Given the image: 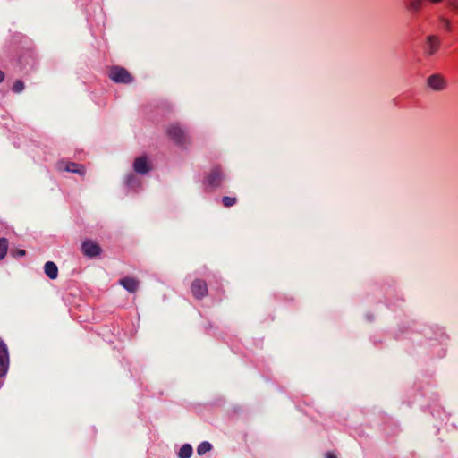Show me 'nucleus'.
<instances>
[{"label":"nucleus","mask_w":458,"mask_h":458,"mask_svg":"<svg viewBox=\"0 0 458 458\" xmlns=\"http://www.w3.org/2000/svg\"><path fill=\"white\" fill-rule=\"evenodd\" d=\"M109 78L115 83L129 84L132 82V75L123 67L113 66L109 71Z\"/></svg>","instance_id":"f03ea898"},{"label":"nucleus","mask_w":458,"mask_h":458,"mask_svg":"<svg viewBox=\"0 0 458 458\" xmlns=\"http://www.w3.org/2000/svg\"><path fill=\"white\" fill-rule=\"evenodd\" d=\"M439 45L440 40L437 36L427 37L425 53L428 55H433L437 51Z\"/></svg>","instance_id":"1a4fd4ad"},{"label":"nucleus","mask_w":458,"mask_h":458,"mask_svg":"<svg viewBox=\"0 0 458 458\" xmlns=\"http://www.w3.org/2000/svg\"><path fill=\"white\" fill-rule=\"evenodd\" d=\"M8 250V241L6 238L0 239V260H2L7 252Z\"/></svg>","instance_id":"dca6fc26"},{"label":"nucleus","mask_w":458,"mask_h":458,"mask_svg":"<svg viewBox=\"0 0 458 458\" xmlns=\"http://www.w3.org/2000/svg\"><path fill=\"white\" fill-rule=\"evenodd\" d=\"M440 21L443 22V25H444V28L446 30H451V23L449 21V20L444 18V17H441L440 18Z\"/></svg>","instance_id":"412c9836"},{"label":"nucleus","mask_w":458,"mask_h":458,"mask_svg":"<svg viewBox=\"0 0 458 458\" xmlns=\"http://www.w3.org/2000/svg\"><path fill=\"white\" fill-rule=\"evenodd\" d=\"M447 5L454 11H458V0H446Z\"/></svg>","instance_id":"aec40b11"},{"label":"nucleus","mask_w":458,"mask_h":458,"mask_svg":"<svg viewBox=\"0 0 458 458\" xmlns=\"http://www.w3.org/2000/svg\"><path fill=\"white\" fill-rule=\"evenodd\" d=\"M207 182L210 187L216 188L220 186L223 181L221 169L217 166L214 167L207 176Z\"/></svg>","instance_id":"6e6552de"},{"label":"nucleus","mask_w":458,"mask_h":458,"mask_svg":"<svg viewBox=\"0 0 458 458\" xmlns=\"http://www.w3.org/2000/svg\"><path fill=\"white\" fill-rule=\"evenodd\" d=\"M64 170L66 172L78 174L80 175H84L85 172H86L85 167L82 165L73 163V162L67 163L64 167Z\"/></svg>","instance_id":"f8f14e48"},{"label":"nucleus","mask_w":458,"mask_h":458,"mask_svg":"<svg viewBox=\"0 0 458 458\" xmlns=\"http://www.w3.org/2000/svg\"><path fill=\"white\" fill-rule=\"evenodd\" d=\"M169 138L180 146H185L190 143L186 131L179 124H171L166 129Z\"/></svg>","instance_id":"f257e3e1"},{"label":"nucleus","mask_w":458,"mask_h":458,"mask_svg":"<svg viewBox=\"0 0 458 458\" xmlns=\"http://www.w3.org/2000/svg\"><path fill=\"white\" fill-rule=\"evenodd\" d=\"M81 250L84 256L94 258L101 253V247L93 241L86 240L81 243Z\"/></svg>","instance_id":"7ed1b4c3"},{"label":"nucleus","mask_w":458,"mask_h":458,"mask_svg":"<svg viewBox=\"0 0 458 458\" xmlns=\"http://www.w3.org/2000/svg\"><path fill=\"white\" fill-rule=\"evenodd\" d=\"M133 169L137 174H146L151 170V166L146 157H139L134 160Z\"/></svg>","instance_id":"0eeeda50"},{"label":"nucleus","mask_w":458,"mask_h":458,"mask_svg":"<svg viewBox=\"0 0 458 458\" xmlns=\"http://www.w3.org/2000/svg\"><path fill=\"white\" fill-rule=\"evenodd\" d=\"M211 449H212V445L208 441H204V442L200 443L199 445V446L197 447V453L199 455H203L206 453L209 452Z\"/></svg>","instance_id":"2eb2a0df"},{"label":"nucleus","mask_w":458,"mask_h":458,"mask_svg":"<svg viewBox=\"0 0 458 458\" xmlns=\"http://www.w3.org/2000/svg\"><path fill=\"white\" fill-rule=\"evenodd\" d=\"M44 272L50 279H55L58 276V267L53 261H47L44 266Z\"/></svg>","instance_id":"9b49d317"},{"label":"nucleus","mask_w":458,"mask_h":458,"mask_svg":"<svg viewBox=\"0 0 458 458\" xmlns=\"http://www.w3.org/2000/svg\"><path fill=\"white\" fill-rule=\"evenodd\" d=\"M119 283L130 293H135L139 288V281L133 277H123Z\"/></svg>","instance_id":"9d476101"},{"label":"nucleus","mask_w":458,"mask_h":458,"mask_svg":"<svg viewBox=\"0 0 458 458\" xmlns=\"http://www.w3.org/2000/svg\"><path fill=\"white\" fill-rule=\"evenodd\" d=\"M191 290L192 295L198 300H201L205 296L208 295L207 283L201 279H195L191 283Z\"/></svg>","instance_id":"20e7f679"},{"label":"nucleus","mask_w":458,"mask_h":458,"mask_svg":"<svg viewBox=\"0 0 458 458\" xmlns=\"http://www.w3.org/2000/svg\"><path fill=\"white\" fill-rule=\"evenodd\" d=\"M24 88V82L21 80H17L13 85V91L15 93H21Z\"/></svg>","instance_id":"a211bd4d"},{"label":"nucleus","mask_w":458,"mask_h":458,"mask_svg":"<svg viewBox=\"0 0 458 458\" xmlns=\"http://www.w3.org/2000/svg\"><path fill=\"white\" fill-rule=\"evenodd\" d=\"M4 80V73L0 70V83Z\"/></svg>","instance_id":"b1692460"},{"label":"nucleus","mask_w":458,"mask_h":458,"mask_svg":"<svg viewBox=\"0 0 458 458\" xmlns=\"http://www.w3.org/2000/svg\"><path fill=\"white\" fill-rule=\"evenodd\" d=\"M11 254L14 258L23 257V256L26 255V251L24 250H21V249H16V250H11Z\"/></svg>","instance_id":"6ab92c4d"},{"label":"nucleus","mask_w":458,"mask_h":458,"mask_svg":"<svg viewBox=\"0 0 458 458\" xmlns=\"http://www.w3.org/2000/svg\"><path fill=\"white\" fill-rule=\"evenodd\" d=\"M428 86L431 88L433 90L441 91L446 88V81L440 74H433L430 75L428 80Z\"/></svg>","instance_id":"423d86ee"},{"label":"nucleus","mask_w":458,"mask_h":458,"mask_svg":"<svg viewBox=\"0 0 458 458\" xmlns=\"http://www.w3.org/2000/svg\"><path fill=\"white\" fill-rule=\"evenodd\" d=\"M325 458H337V456L333 452H327Z\"/></svg>","instance_id":"5701e85b"},{"label":"nucleus","mask_w":458,"mask_h":458,"mask_svg":"<svg viewBox=\"0 0 458 458\" xmlns=\"http://www.w3.org/2000/svg\"><path fill=\"white\" fill-rule=\"evenodd\" d=\"M236 202L237 199L235 197L225 196L222 199V203L225 208H230L233 206Z\"/></svg>","instance_id":"f3484780"},{"label":"nucleus","mask_w":458,"mask_h":458,"mask_svg":"<svg viewBox=\"0 0 458 458\" xmlns=\"http://www.w3.org/2000/svg\"><path fill=\"white\" fill-rule=\"evenodd\" d=\"M192 455V447L190 444H184L179 450V458H190Z\"/></svg>","instance_id":"ddd939ff"},{"label":"nucleus","mask_w":458,"mask_h":458,"mask_svg":"<svg viewBox=\"0 0 458 458\" xmlns=\"http://www.w3.org/2000/svg\"><path fill=\"white\" fill-rule=\"evenodd\" d=\"M136 181V176L132 174L127 175L125 182L127 185H131Z\"/></svg>","instance_id":"4be33fe9"},{"label":"nucleus","mask_w":458,"mask_h":458,"mask_svg":"<svg viewBox=\"0 0 458 458\" xmlns=\"http://www.w3.org/2000/svg\"><path fill=\"white\" fill-rule=\"evenodd\" d=\"M9 368V355L6 344L0 341V377L5 376Z\"/></svg>","instance_id":"39448f33"},{"label":"nucleus","mask_w":458,"mask_h":458,"mask_svg":"<svg viewBox=\"0 0 458 458\" xmlns=\"http://www.w3.org/2000/svg\"><path fill=\"white\" fill-rule=\"evenodd\" d=\"M422 5V0H410L407 4V9L412 13H418Z\"/></svg>","instance_id":"4468645a"}]
</instances>
